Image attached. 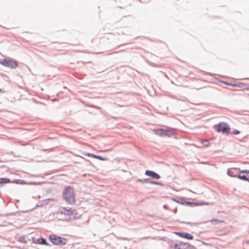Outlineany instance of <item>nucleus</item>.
I'll use <instances>...</instances> for the list:
<instances>
[{
	"label": "nucleus",
	"instance_id": "obj_18",
	"mask_svg": "<svg viewBox=\"0 0 249 249\" xmlns=\"http://www.w3.org/2000/svg\"><path fill=\"white\" fill-rule=\"evenodd\" d=\"M173 200L180 204H185V201L183 199H180L179 200H176L175 199H173Z\"/></svg>",
	"mask_w": 249,
	"mask_h": 249
},
{
	"label": "nucleus",
	"instance_id": "obj_7",
	"mask_svg": "<svg viewBox=\"0 0 249 249\" xmlns=\"http://www.w3.org/2000/svg\"><path fill=\"white\" fill-rule=\"evenodd\" d=\"M175 234L181 237L189 240H192L194 238L193 236L187 232H175Z\"/></svg>",
	"mask_w": 249,
	"mask_h": 249
},
{
	"label": "nucleus",
	"instance_id": "obj_16",
	"mask_svg": "<svg viewBox=\"0 0 249 249\" xmlns=\"http://www.w3.org/2000/svg\"><path fill=\"white\" fill-rule=\"evenodd\" d=\"M237 170L236 168H231L230 169H229L228 170V175H229L230 176H231V177H233V176L236 177V176H235V175L234 176L233 175L234 171V170Z\"/></svg>",
	"mask_w": 249,
	"mask_h": 249
},
{
	"label": "nucleus",
	"instance_id": "obj_1",
	"mask_svg": "<svg viewBox=\"0 0 249 249\" xmlns=\"http://www.w3.org/2000/svg\"><path fill=\"white\" fill-rule=\"evenodd\" d=\"M63 197L69 204H72L75 201V194L74 189L68 187L63 192Z\"/></svg>",
	"mask_w": 249,
	"mask_h": 249
},
{
	"label": "nucleus",
	"instance_id": "obj_19",
	"mask_svg": "<svg viewBox=\"0 0 249 249\" xmlns=\"http://www.w3.org/2000/svg\"><path fill=\"white\" fill-rule=\"evenodd\" d=\"M211 222L212 223H213V222H215V223L216 224H218V223H223L224 222L223 221H222V220H218V219H212Z\"/></svg>",
	"mask_w": 249,
	"mask_h": 249
},
{
	"label": "nucleus",
	"instance_id": "obj_6",
	"mask_svg": "<svg viewBox=\"0 0 249 249\" xmlns=\"http://www.w3.org/2000/svg\"><path fill=\"white\" fill-rule=\"evenodd\" d=\"M237 177L244 180H249V171H242L240 174L237 176Z\"/></svg>",
	"mask_w": 249,
	"mask_h": 249
},
{
	"label": "nucleus",
	"instance_id": "obj_10",
	"mask_svg": "<svg viewBox=\"0 0 249 249\" xmlns=\"http://www.w3.org/2000/svg\"><path fill=\"white\" fill-rule=\"evenodd\" d=\"M185 204L192 206H202V205H208L209 203L205 202H191L185 201Z\"/></svg>",
	"mask_w": 249,
	"mask_h": 249
},
{
	"label": "nucleus",
	"instance_id": "obj_13",
	"mask_svg": "<svg viewBox=\"0 0 249 249\" xmlns=\"http://www.w3.org/2000/svg\"><path fill=\"white\" fill-rule=\"evenodd\" d=\"M65 212H67V214L68 215H71L72 212L71 211V209H70L69 210L66 209L65 208H62V211L60 212V213L62 214H65Z\"/></svg>",
	"mask_w": 249,
	"mask_h": 249
},
{
	"label": "nucleus",
	"instance_id": "obj_22",
	"mask_svg": "<svg viewBox=\"0 0 249 249\" xmlns=\"http://www.w3.org/2000/svg\"><path fill=\"white\" fill-rule=\"evenodd\" d=\"M24 240V237H19V240L20 241H22V240L23 241Z\"/></svg>",
	"mask_w": 249,
	"mask_h": 249
},
{
	"label": "nucleus",
	"instance_id": "obj_11",
	"mask_svg": "<svg viewBox=\"0 0 249 249\" xmlns=\"http://www.w3.org/2000/svg\"><path fill=\"white\" fill-rule=\"evenodd\" d=\"M220 82L227 85L231 86V87H237L241 88L245 86V84L242 83H239L238 84H231L224 81H221Z\"/></svg>",
	"mask_w": 249,
	"mask_h": 249
},
{
	"label": "nucleus",
	"instance_id": "obj_3",
	"mask_svg": "<svg viewBox=\"0 0 249 249\" xmlns=\"http://www.w3.org/2000/svg\"><path fill=\"white\" fill-rule=\"evenodd\" d=\"M49 240L53 244L55 245H64L68 242L66 238L59 237L54 234L50 235L49 236Z\"/></svg>",
	"mask_w": 249,
	"mask_h": 249
},
{
	"label": "nucleus",
	"instance_id": "obj_9",
	"mask_svg": "<svg viewBox=\"0 0 249 249\" xmlns=\"http://www.w3.org/2000/svg\"><path fill=\"white\" fill-rule=\"evenodd\" d=\"M145 175H147V176L152 177V178H156V179H159L160 178V176L159 175H158V174H157L156 173H155L152 171H149V170L146 171Z\"/></svg>",
	"mask_w": 249,
	"mask_h": 249
},
{
	"label": "nucleus",
	"instance_id": "obj_20",
	"mask_svg": "<svg viewBox=\"0 0 249 249\" xmlns=\"http://www.w3.org/2000/svg\"><path fill=\"white\" fill-rule=\"evenodd\" d=\"M186 249H197L195 246H192L190 245V244H188V247L186 248Z\"/></svg>",
	"mask_w": 249,
	"mask_h": 249
},
{
	"label": "nucleus",
	"instance_id": "obj_15",
	"mask_svg": "<svg viewBox=\"0 0 249 249\" xmlns=\"http://www.w3.org/2000/svg\"><path fill=\"white\" fill-rule=\"evenodd\" d=\"M11 181L9 178H0V184L1 183H10Z\"/></svg>",
	"mask_w": 249,
	"mask_h": 249
},
{
	"label": "nucleus",
	"instance_id": "obj_23",
	"mask_svg": "<svg viewBox=\"0 0 249 249\" xmlns=\"http://www.w3.org/2000/svg\"><path fill=\"white\" fill-rule=\"evenodd\" d=\"M246 243L247 244H249V240L246 241Z\"/></svg>",
	"mask_w": 249,
	"mask_h": 249
},
{
	"label": "nucleus",
	"instance_id": "obj_2",
	"mask_svg": "<svg viewBox=\"0 0 249 249\" xmlns=\"http://www.w3.org/2000/svg\"><path fill=\"white\" fill-rule=\"evenodd\" d=\"M0 64L10 69H16L18 65L17 61L10 58L0 59Z\"/></svg>",
	"mask_w": 249,
	"mask_h": 249
},
{
	"label": "nucleus",
	"instance_id": "obj_12",
	"mask_svg": "<svg viewBox=\"0 0 249 249\" xmlns=\"http://www.w3.org/2000/svg\"><path fill=\"white\" fill-rule=\"evenodd\" d=\"M84 155H86V156H87L88 157H92V158H95V159H98V160H106V159L103 158L101 156H97V155H94V154H91V153H88L84 154Z\"/></svg>",
	"mask_w": 249,
	"mask_h": 249
},
{
	"label": "nucleus",
	"instance_id": "obj_4",
	"mask_svg": "<svg viewBox=\"0 0 249 249\" xmlns=\"http://www.w3.org/2000/svg\"><path fill=\"white\" fill-rule=\"evenodd\" d=\"M218 132H222L224 134H228L230 131L229 125L225 123H220L214 126Z\"/></svg>",
	"mask_w": 249,
	"mask_h": 249
},
{
	"label": "nucleus",
	"instance_id": "obj_8",
	"mask_svg": "<svg viewBox=\"0 0 249 249\" xmlns=\"http://www.w3.org/2000/svg\"><path fill=\"white\" fill-rule=\"evenodd\" d=\"M188 244L189 243H188L179 242L174 245V248L175 249H186Z\"/></svg>",
	"mask_w": 249,
	"mask_h": 249
},
{
	"label": "nucleus",
	"instance_id": "obj_5",
	"mask_svg": "<svg viewBox=\"0 0 249 249\" xmlns=\"http://www.w3.org/2000/svg\"><path fill=\"white\" fill-rule=\"evenodd\" d=\"M153 131L156 134L159 136H169L171 134V131L169 129H155L153 130Z\"/></svg>",
	"mask_w": 249,
	"mask_h": 249
},
{
	"label": "nucleus",
	"instance_id": "obj_17",
	"mask_svg": "<svg viewBox=\"0 0 249 249\" xmlns=\"http://www.w3.org/2000/svg\"><path fill=\"white\" fill-rule=\"evenodd\" d=\"M201 143L205 145V146H208L210 145V142L208 140H204L201 141Z\"/></svg>",
	"mask_w": 249,
	"mask_h": 249
},
{
	"label": "nucleus",
	"instance_id": "obj_14",
	"mask_svg": "<svg viewBox=\"0 0 249 249\" xmlns=\"http://www.w3.org/2000/svg\"><path fill=\"white\" fill-rule=\"evenodd\" d=\"M37 243L41 245H49V244L46 242V240L43 238H39L37 240Z\"/></svg>",
	"mask_w": 249,
	"mask_h": 249
},
{
	"label": "nucleus",
	"instance_id": "obj_21",
	"mask_svg": "<svg viewBox=\"0 0 249 249\" xmlns=\"http://www.w3.org/2000/svg\"><path fill=\"white\" fill-rule=\"evenodd\" d=\"M232 133L234 135H238L240 133V132L237 130H235L234 131L232 132Z\"/></svg>",
	"mask_w": 249,
	"mask_h": 249
}]
</instances>
